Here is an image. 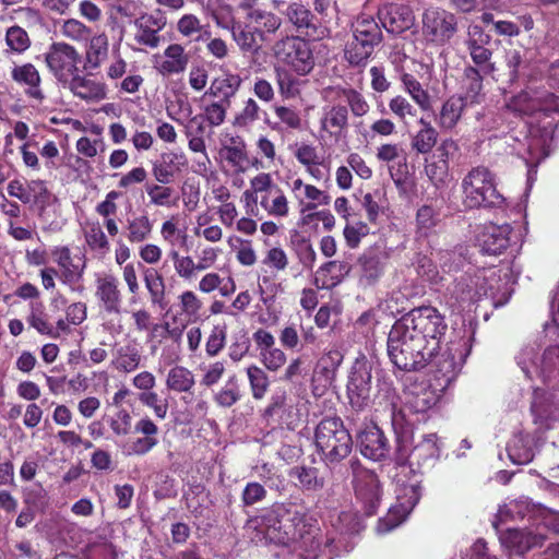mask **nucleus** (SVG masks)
I'll return each instance as SVG.
<instances>
[{"instance_id": "obj_1", "label": "nucleus", "mask_w": 559, "mask_h": 559, "mask_svg": "<svg viewBox=\"0 0 559 559\" xmlns=\"http://www.w3.org/2000/svg\"><path fill=\"white\" fill-rule=\"evenodd\" d=\"M448 329L438 309L424 306L412 309L392 325L388 336V355L392 364L405 371L418 370L433 362L437 373L449 385L462 369L471 352V340H451L442 353L441 338Z\"/></svg>"}, {"instance_id": "obj_2", "label": "nucleus", "mask_w": 559, "mask_h": 559, "mask_svg": "<svg viewBox=\"0 0 559 559\" xmlns=\"http://www.w3.org/2000/svg\"><path fill=\"white\" fill-rule=\"evenodd\" d=\"M439 455L440 445L436 433L424 436L412 449L408 445L406 433L397 437V472L394 475L397 503L390 508L384 518L378 521L377 532L379 534L389 533L405 521L420 499V477L411 468V465H430L439 459Z\"/></svg>"}, {"instance_id": "obj_3", "label": "nucleus", "mask_w": 559, "mask_h": 559, "mask_svg": "<svg viewBox=\"0 0 559 559\" xmlns=\"http://www.w3.org/2000/svg\"><path fill=\"white\" fill-rule=\"evenodd\" d=\"M259 527L265 542L283 546L306 545L311 535L306 513L292 503L275 504L261 519Z\"/></svg>"}, {"instance_id": "obj_4", "label": "nucleus", "mask_w": 559, "mask_h": 559, "mask_svg": "<svg viewBox=\"0 0 559 559\" xmlns=\"http://www.w3.org/2000/svg\"><path fill=\"white\" fill-rule=\"evenodd\" d=\"M500 272L496 267H488L478 270L473 275L462 276L448 288L444 295L445 305L452 311H462L484 297L495 299L508 284L507 280H502Z\"/></svg>"}, {"instance_id": "obj_5", "label": "nucleus", "mask_w": 559, "mask_h": 559, "mask_svg": "<svg viewBox=\"0 0 559 559\" xmlns=\"http://www.w3.org/2000/svg\"><path fill=\"white\" fill-rule=\"evenodd\" d=\"M463 201L469 209L501 207L506 198L497 189V179L486 167H475L462 180Z\"/></svg>"}, {"instance_id": "obj_6", "label": "nucleus", "mask_w": 559, "mask_h": 559, "mask_svg": "<svg viewBox=\"0 0 559 559\" xmlns=\"http://www.w3.org/2000/svg\"><path fill=\"white\" fill-rule=\"evenodd\" d=\"M459 29L456 14L441 7H429L420 16V36L426 47L440 49L450 45Z\"/></svg>"}, {"instance_id": "obj_7", "label": "nucleus", "mask_w": 559, "mask_h": 559, "mask_svg": "<svg viewBox=\"0 0 559 559\" xmlns=\"http://www.w3.org/2000/svg\"><path fill=\"white\" fill-rule=\"evenodd\" d=\"M385 397L393 427L403 429L406 425H413L412 415L425 414L435 407L439 402L440 394L431 388L409 391L405 393L403 406L399 405L394 390L388 389Z\"/></svg>"}, {"instance_id": "obj_8", "label": "nucleus", "mask_w": 559, "mask_h": 559, "mask_svg": "<svg viewBox=\"0 0 559 559\" xmlns=\"http://www.w3.org/2000/svg\"><path fill=\"white\" fill-rule=\"evenodd\" d=\"M314 441L318 451L328 463H338L352 451L353 441L342 420L335 417L322 419L317 426Z\"/></svg>"}, {"instance_id": "obj_9", "label": "nucleus", "mask_w": 559, "mask_h": 559, "mask_svg": "<svg viewBox=\"0 0 559 559\" xmlns=\"http://www.w3.org/2000/svg\"><path fill=\"white\" fill-rule=\"evenodd\" d=\"M518 366L526 378L540 377L554 389H559V345L548 347L537 359L534 346L523 347L516 356Z\"/></svg>"}, {"instance_id": "obj_10", "label": "nucleus", "mask_w": 559, "mask_h": 559, "mask_svg": "<svg viewBox=\"0 0 559 559\" xmlns=\"http://www.w3.org/2000/svg\"><path fill=\"white\" fill-rule=\"evenodd\" d=\"M273 50L278 62L299 75H306L313 69L314 58L310 45L300 37L286 36L275 43Z\"/></svg>"}, {"instance_id": "obj_11", "label": "nucleus", "mask_w": 559, "mask_h": 559, "mask_svg": "<svg viewBox=\"0 0 559 559\" xmlns=\"http://www.w3.org/2000/svg\"><path fill=\"white\" fill-rule=\"evenodd\" d=\"M44 57L49 72L62 84L70 82L71 78L79 73L81 56L70 44L52 43Z\"/></svg>"}, {"instance_id": "obj_12", "label": "nucleus", "mask_w": 559, "mask_h": 559, "mask_svg": "<svg viewBox=\"0 0 559 559\" xmlns=\"http://www.w3.org/2000/svg\"><path fill=\"white\" fill-rule=\"evenodd\" d=\"M508 107L519 115L550 116L552 112H559V95L546 90H527L513 96Z\"/></svg>"}, {"instance_id": "obj_13", "label": "nucleus", "mask_w": 559, "mask_h": 559, "mask_svg": "<svg viewBox=\"0 0 559 559\" xmlns=\"http://www.w3.org/2000/svg\"><path fill=\"white\" fill-rule=\"evenodd\" d=\"M490 40V35L481 26L471 24L467 27L464 44L474 63L473 67L481 71L484 75H490L497 71L496 64L492 62V50L487 47Z\"/></svg>"}, {"instance_id": "obj_14", "label": "nucleus", "mask_w": 559, "mask_h": 559, "mask_svg": "<svg viewBox=\"0 0 559 559\" xmlns=\"http://www.w3.org/2000/svg\"><path fill=\"white\" fill-rule=\"evenodd\" d=\"M348 119L346 106L341 104L323 106L319 117L318 140L337 142L347 131Z\"/></svg>"}, {"instance_id": "obj_15", "label": "nucleus", "mask_w": 559, "mask_h": 559, "mask_svg": "<svg viewBox=\"0 0 559 559\" xmlns=\"http://www.w3.org/2000/svg\"><path fill=\"white\" fill-rule=\"evenodd\" d=\"M356 506L365 515L377 512L381 502V487L377 475L370 471H360L355 476Z\"/></svg>"}, {"instance_id": "obj_16", "label": "nucleus", "mask_w": 559, "mask_h": 559, "mask_svg": "<svg viewBox=\"0 0 559 559\" xmlns=\"http://www.w3.org/2000/svg\"><path fill=\"white\" fill-rule=\"evenodd\" d=\"M95 297L107 313H120L122 296L118 278L111 273H98L95 276Z\"/></svg>"}, {"instance_id": "obj_17", "label": "nucleus", "mask_w": 559, "mask_h": 559, "mask_svg": "<svg viewBox=\"0 0 559 559\" xmlns=\"http://www.w3.org/2000/svg\"><path fill=\"white\" fill-rule=\"evenodd\" d=\"M261 0H241L239 9L246 12V19L257 29L259 37L263 39L265 33H275L282 20L274 13L267 11Z\"/></svg>"}, {"instance_id": "obj_18", "label": "nucleus", "mask_w": 559, "mask_h": 559, "mask_svg": "<svg viewBox=\"0 0 559 559\" xmlns=\"http://www.w3.org/2000/svg\"><path fill=\"white\" fill-rule=\"evenodd\" d=\"M512 227L509 224L489 223L483 226L477 235V242L485 254H501L510 245Z\"/></svg>"}, {"instance_id": "obj_19", "label": "nucleus", "mask_w": 559, "mask_h": 559, "mask_svg": "<svg viewBox=\"0 0 559 559\" xmlns=\"http://www.w3.org/2000/svg\"><path fill=\"white\" fill-rule=\"evenodd\" d=\"M545 538L546 536L539 531V527H536L535 531L508 528L500 535L501 545L511 555H523L535 547H540Z\"/></svg>"}, {"instance_id": "obj_20", "label": "nucleus", "mask_w": 559, "mask_h": 559, "mask_svg": "<svg viewBox=\"0 0 559 559\" xmlns=\"http://www.w3.org/2000/svg\"><path fill=\"white\" fill-rule=\"evenodd\" d=\"M378 17L391 34H401L409 29L415 21L412 9L405 4L390 3L378 11Z\"/></svg>"}, {"instance_id": "obj_21", "label": "nucleus", "mask_w": 559, "mask_h": 559, "mask_svg": "<svg viewBox=\"0 0 559 559\" xmlns=\"http://www.w3.org/2000/svg\"><path fill=\"white\" fill-rule=\"evenodd\" d=\"M188 166V159L182 152L168 151L160 154L152 164V174L162 185L171 183Z\"/></svg>"}, {"instance_id": "obj_22", "label": "nucleus", "mask_w": 559, "mask_h": 559, "mask_svg": "<svg viewBox=\"0 0 559 559\" xmlns=\"http://www.w3.org/2000/svg\"><path fill=\"white\" fill-rule=\"evenodd\" d=\"M290 191L302 213L313 211L319 206L329 205L331 203V197L326 191L304 182L301 178L293 180Z\"/></svg>"}, {"instance_id": "obj_23", "label": "nucleus", "mask_w": 559, "mask_h": 559, "mask_svg": "<svg viewBox=\"0 0 559 559\" xmlns=\"http://www.w3.org/2000/svg\"><path fill=\"white\" fill-rule=\"evenodd\" d=\"M371 391V373L366 366L356 367L347 383L349 403L357 409L364 408L369 401Z\"/></svg>"}, {"instance_id": "obj_24", "label": "nucleus", "mask_w": 559, "mask_h": 559, "mask_svg": "<svg viewBox=\"0 0 559 559\" xmlns=\"http://www.w3.org/2000/svg\"><path fill=\"white\" fill-rule=\"evenodd\" d=\"M166 19L162 13L143 14L134 22L136 28L134 39L138 44L156 48L159 44V32L165 27Z\"/></svg>"}, {"instance_id": "obj_25", "label": "nucleus", "mask_w": 559, "mask_h": 559, "mask_svg": "<svg viewBox=\"0 0 559 559\" xmlns=\"http://www.w3.org/2000/svg\"><path fill=\"white\" fill-rule=\"evenodd\" d=\"M361 454L372 461H380L389 452L388 440L377 426H369L358 437Z\"/></svg>"}, {"instance_id": "obj_26", "label": "nucleus", "mask_w": 559, "mask_h": 559, "mask_svg": "<svg viewBox=\"0 0 559 559\" xmlns=\"http://www.w3.org/2000/svg\"><path fill=\"white\" fill-rule=\"evenodd\" d=\"M52 257L59 267V280L73 288L82 280L85 265L75 264L71 250L66 246L53 248Z\"/></svg>"}, {"instance_id": "obj_27", "label": "nucleus", "mask_w": 559, "mask_h": 559, "mask_svg": "<svg viewBox=\"0 0 559 559\" xmlns=\"http://www.w3.org/2000/svg\"><path fill=\"white\" fill-rule=\"evenodd\" d=\"M468 107L465 102L452 95L448 97L435 112V122L442 132L454 130L460 123L465 108Z\"/></svg>"}, {"instance_id": "obj_28", "label": "nucleus", "mask_w": 559, "mask_h": 559, "mask_svg": "<svg viewBox=\"0 0 559 559\" xmlns=\"http://www.w3.org/2000/svg\"><path fill=\"white\" fill-rule=\"evenodd\" d=\"M481 73V71L472 66H467L464 69L460 83L461 93L456 94V96L461 97L467 106L478 105L484 99Z\"/></svg>"}, {"instance_id": "obj_29", "label": "nucleus", "mask_w": 559, "mask_h": 559, "mask_svg": "<svg viewBox=\"0 0 559 559\" xmlns=\"http://www.w3.org/2000/svg\"><path fill=\"white\" fill-rule=\"evenodd\" d=\"M11 78L20 85L26 86L25 94L39 103L45 98L40 88L41 76L33 63L15 66L11 71Z\"/></svg>"}, {"instance_id": "obj_30", "label": "nucleus", "mask_w": 559, "mask_h": 559, "mask_svg": "<svg viewBox=\"0 0 559 559\" xmlns=\"http://www.w3.org/2000/svg\"><path fill=\"white\" fill-rule=\"evenodd\" d=\"M153 222L147 214L132 215L127 218L123 226L126 241L130 245H140L152 237Z\"/></svg>"}, {"instance_id": "obj_31", "label": "nucleus", "mask_w": 559, "mask_h": 559, "mask_svg": "<svg viewBox=\"0 0 559 559\" xmlns=\"http://www.w3.org/2000/svg\"><path fill=\"white\" fill-rule=\"evenodd\" d=\"M241 84L242 79L239 74L224 70L219 76L212 81L207 93L229 105L230 98L237 94Z\"/></svg>"}, {"instance_id": "obj_32", "label": "nucleus", "mask_w": 559, "mask_h": 559, "mask_svg": "<svg viewBox=\"0 0 559 559\" xmlns=\"http://www.w3.org/2000/svg\"><path fill=\"white\" fill-rule=\"evenodd\" d=\"M293 154L313 179L319 181L323 178V173L319 169V166L323 165L324 159L314 145L304 142L296 144Z\"/></svg>"}, {"instance_id": "obj_33", "label": "nucleus", "mask_w": 559, "mask_h": 559, "mask_svg": "<svg viewBox=\"0 0 559 559\" xmlns=\"http://www.w3.org/2000/svg\"><path fill=\"white\" fill-rule=\"evenodd\" d=\"M189 56L179 44L169 45L163 53L157 69L163 75L179 74L187 69Z\"/></svg>"}, {"instance_id": "obj_34", "label": "nucleus", "mask_w": 559, "mask_h": 559, "mask_svg": "<svg viewBox=\"0 0 559 559\" xmlns=\"http://www.w3.org/2000/svg\"><path fill=\"white\" fill-rule=\"evenodd\" d=\"M532 412L535 423L546 429L551 428L552 424L559 419V406L552 400L545 397L538 390L534 393Z\"/></svg>"}, {"instance_id": "obj_35", "label": "nucleus", "mask_w": 559, "mask_h": 559, "mask_svg": "<svg viewBox=\"0 0 559 559\" xmlns=\"http://www.w3.org/2000/svg\"><path fill=\"white\" fill-rule=\"evenodd\" d=\"M67 84L75 96L84 100H100L106 97V87L102 82L81 76L79 73Z\"/></svg>"}, {"instance_id": "obj_36", "label": "nucleus", "mask_w": 559, "mask_h": 559, "mask_svg": "<svg viewBox=\"0 0 559 559\" xmlns=\"http://www.w3.org/2000/svg\"><path fill=\"white\" fill-rule=\"evenodd\" d=\"M261 209L271 217L285 218L289 214V201L282 188L276 187L258 200Z\"/></svg>"}, {"instance_id": "obj_37", "label": "nucleus", "mask_w": 559, "mask_h": 559, "mask_svg": "<svg viewBox=\"0 0 559 559\" xmlns=\"http://www.w3.org/2000/svg\"><path fill=\"white\" fill-rule=\"evenodd\" d=\"M289 477L297 480V486L305 491H319L325 485L324 477L313 466L297 465L289 471Z\"/></svg>"}, {"instance_id": "obj_38", "label": "nucleus", "mask_w": 559, "mask_h": 559, "mask_svg": "<svg viewBox=\"0 0 559 559\" xmlns=\"http://www.w3.org/2000/svg\"><path fill=\"white\" fill-rule=\"evenodd\" d=\"M141 359L142 356L138 345L128 343L116 349L111 365L120 372L130 373L139 368Z\"/></svg>"}, {"instance_id": "obj_39", "label": "nucleus", "mask_w": 559, "mask_h": 559, "mask_svg": "<svg viewBox=\"0 0 559 559\" xmlns=\"http://www.w3.org/2000/svg\"><path fill=\"white\" fill-rule=\"evenodd\" d=\"M507 452L513 464L522 465L530 463L534 457L532 438L523 433L514 435L507 445Z\"/></svg>"}, {"instance_id": "obj_40", "label": "nucleus", "mask_w": 559, "mask_h": 559, "mask_svg": "<svg viewBox=\"0 0 559 559\" xmlns=\"http://www.w3.org/2000/svg\"><path fill=\"white\" fill-rule=\"evenodd\" d=\"M353 39L358 41H366L374 47L382 39V33L378 23L369 16H359L353 24Z\"/></svg>"}, {"instance_id": "obj_41", "label": "nucleus", "mask_w": 559, "mask_h": 559, "mask_svg": "<svg viewBox=\"0 0 559 559\" xmlns=\"http://www.w3.org/2000/svg\"><path fill=\"white\" fill-rule=\"evenodd\" d=\"M334 99L345 100L354 117H364L370 106L364 95L354 88L334 87L329 91Z\"/></svg>"}, {"instance_id": "obj_42", "label": "nucleus", "mask_w": 559, "mask_h": 559, "mask_svg": "<svg viewBox=\"0 0 559 559\" xmlns=\"http://www.w3.org/2000/svg\"><path fill=\"white\" fill-rule=\"evenodd\" d=\"M276 187L278 186L274 183L271 174L259 173L250 179V189L243 191L241 195L245 207L248 209L251 203H257L261 195L267 194Z\"/></svg>"}, {"instance_id": "obj_43", "label": "nucleus", "mask_w": 559, "mask_h": 559, "mask_svg": "<svg viewBox=\"0 0 559 559\" xmlns=\"http://www.w3.org/2000/svg\"><path fill=\"white\" fill-rule=\"evenodd\" d=\"M165 384L169 391L191 393L195 384L194 374L187 367L177 365L169 369Z\"/></svg>"}, {"instance_id": "obj_44", "label": "nucleus", "mask_w": 559, "mask_h": 559, "mask_svg": "<svg viewBox=\"0 0 559 559\" xmlns=\"http://www.w3.org/2000/svg\"><path fill=\"white\" fill-rule=\"evenodd\" d=\"M159 233L163 241L168 245L170 249L182 246L188 237L186 228L180 226L179 215H171L165 219L160 225Z\"/></svg>"}, {"instance_id": "obj_45", "label": "nucleus", "mask_w": 559, "mask_h": 559, "mask_svg": "<svg viewBox=\"0 0 559 559\" xmlns=\"http://www.w3.org/2000/svg\"><path fill=\"white\" fill-rule=\"evenodd\" d=\"M343 360V355L338 349H330L322 354L317 361L314 373L325 382L331 383L335 372Z\"/></svg>"}, {"instance_id": "obj_46", "label": "nucleus", "mask_w": 559, "mask_h": 559, "mask_svg": "<svg viewBox=\"0 0 559 559\" xmlns=\"http://www.w3.org/2000/svg\"><path fill=\"white\" fill-rule=\"evenodd\" d=\"M84 238L86 245L92 251L100 255H105L109 252V239L98 222L87 223L86 228L84 229Z\"/></svg>"}, {"instance_id": "obj_47", "label": "nucleus", "mask_w": 559, "mask_h": 559, "mask_svg": "<svg viewBox=\"0 0 559 559\" xmlns=\"http://www.w3.org/2000/svg\"><path fill=\"white\" fill-rule=\"evenodd\" d=\"M176 29L181 36L194 40H204L205 36H210V32L205 29L201 20L191 13L183 14L178 20Z\"/></svg>"}, {"instance_id": "obj_48", "label": "nucleus", "mask_w": 559, "mask_h": 559, "mask_svg": "<svg viewBox=\"0 0 559 559\" xmlns=\"http://www.w3.org/2000/svg\"><path fill=\"white\" fill-rule=\"evenodd\" d=\"M168 258L173 261L176 274L183 281H191L201 272L197 260L191 255L180 254L177 249H170Z\"/></svg>"}, {"instance_id": "obj_49", "label": "nucleus", "mask_w": 559, "mask_h": 559, "mask_svg": "<svg viewBox=\"0 0 559 559\" xmlns=\"http://www.w3.org/2000/svg\"><path fill=\"white\" fill-rule=\"evenodd\" d=\"M403 88L421 110L431 108V97L429 93L421 86L420 82L412 74L404 73L401 76Z\"/></svg>"}, {"instance_id": "obj_50", "label": "nucleus", "mask_w": 559, "mask_h": 559, "mask_svg": "<svg viewBox=\"0 0 559 559\" xmlns=\"http://www.w3.org/2000/svg\"><path fill=\"white\" fill-rule=\"evenodd\" d=\"M145 288L153 306L165 307V283L163 276L154 269L147 270L144 275Z\"/></svg>"}, {"instance_id": "obj_51", "label": "nucleus", "mask_w": 559, "mask_h": 559, "mask_svg": "<svg viewBox=\"0 0 559 559\" xmlns=\"http://www.w3.org/2000/svg\"><path fill=\"white\" fill-rule=\"evenodd\" d=\"M179 313L189 321H197L203 307L202 300L193 290H183L177 297Z\"/></svg>"}, {"instance_id": "obj_52", "label": "nucleus", "mask_w": 559, "mask_h": 559, "mask_svg": "<svg viewBox=\"0 0 559 559\" xmlns=\"http://www.w3.org/2000/svg\"><path fill=\"white\" fill-rule=\"evenodd\" d=\"M230 34L241 51L255 52L259 50L260 45L257 40L259 34L255 28L251 29L248 25H243L239 22Z\"/></svg>"}, {"instance_id": "obj_53", "label": "nucleus", "mask_w": 559, "mask_h": 559, "mask_svg": "<svg viewBox=\"0 0 559 559\" xmlns=\"http://www.w3.org/2000/svg\"><path fill=\"white\" fill-rule=\"evenodd\" d=\"M60 33L63 37L76 43H86L92 37V29L76 19L63 21Z\"/></svg>"}, {"instance_id": "obj_54", "label": "nucleus", "mask_w": 559, "mask_h": 559, "mask_svg": "<svg viewBox=\"0 0 559 559\" xmlns=\"http://www.w3.org/2000/svg\"><path fill=\"white\" fill-rule=\"evenodd\" d=\"M28 324L34 328L39 334L47 335L51 338H58V331L49 322L47 313L44 311L43 306L32 307L31 313L27 317Z\"/></svg>"}, {"instance_id": "obj_55", "label": "nucleus", "mask_w": 559, "mask_h": 559, "mask_svg": "<svg viewBox=\"0 0 559 559\" xmlns=\"http://www.w3.org/2000/svg\"><path fill=\"white\" fill-rule=\"evenodd\" d=\"M373 48L374 47L369 44H366V41L364 43L352 39L346 45L345 58L352 66H365L368 58L371 56Z\"/></svg>"}, {"instance_id": "obj_56", "label": "nucleus", "mask_w": 559, "mask_h": 559, "mask_svg": "<svg viewBox=\"0 0 559 559\" xmlns=\"http://www.w3.org/2000/svg\"><path fill=\"white\" fill-rule=\"evenodd\" d=\"M221 155L236 174H242L248 169L249 158L246 147H222Z\"/></svg>"}, {"instance_id": "obj_57", "label": "nucleus", "mask_w": 559, "mask_h": 559, "mask_svg": "<svg viewBox=\"0 0 559 559\" xmlns=\"http://www.w3.org/2000/svg\"><path fill=\"white\" fill-rule=\"evenodd\" d=\"M5 44L11 51L22 53L29 48L31 39L24 28L14 25L7 29Z\"/></svg>"}, {"instance_id": "obj_58", "label": "nucleus", "mask_w": 559, "mask_h": 559, "mask_svg": "<svg viewBox=\"0 0 559 559\" xmlns=\"http://www.w3.org/2000/svg\"><path fill=\"white\" fill-rule=\"evenodd\" d=\"M247 376L250 382L252 396L255 400L264 397L269 388V378L266 373L258 366H249L247 368Z\"/></svg>"}, {"instance_id": "obj_59", "label": "nucleus", "mask_w": 559, "mask_h": 559, "mask_svg": "<svg viewBox=\"0 0 559 559\" xmlns=\"http://www.w3.org/2000/svg\"><path fill=\"white\" fill-rule=\"evenodd\" d=\"M439 222L437 211L430 205H423L418 209L416 215L417 233L421 236H428Z\"/></svg>"}, {"instance_id": "obj_60", "label": "nucleus", "mask_w": 559, "mask_h": 559, "mask_svg": "<svg viewBox=\"0 0 559 559\" xmlns=\"http://www.w3.org/2000/svg\"><path fill=\"white\" fill-rule=\"evenodd\" d=\"M285 14L289 22L297 28H314L312 13L302 4L292 3L287 7Z\"/></svg>"}, {"instance_id": "obj_61", "label": "nucleus", "mask_w": 559, "mask_h": 559, "mask_svg": "<svg viewBox=\"0 0 559 559\" xmlns=\"http://www.w3.org/2000/svg\"><path fill=\"white\" fill-rule=\"evenodd\" d=\"M260 112L261 108L258 103L253 98H248L236 115L234 124L239 128L250 127L260 119Z\"/></svg>"}, {"instance_id": "obj_62", "label": "nucleus", "mask_w": 559, "mask_h": 559, "mask_svg": "<svg viewBox=\"0 0 559 559\" xmlns=\"http://www.w3.org/2000/svg\"><path fill=\"white\" fill-rule=\"evenodd\" d=\"M227 338L226 325H214L205 342V352L210 357L217 356L225 347Z\"/></svg>"}, {"instance_id": "obj_63", "label": "nucleus", "mask_w": 559, "mask_h": 559, "mask_svg": "<svg viewBox=\"0 0 559 559\" xmlns=\"http://www.w3.org/2000/svg\"><path fill=\"white\" fill-rule=\"evenodd\" d=\"M438 131H417L411 139V147L417 154H428L438 142Z\"/></svg>"}, {"instance_id": "obj_64", "label": "nucleus", "mask_w": 559, "mask_h": 559, "mask_svg": "<svg viewBox=\"0 0 559 559\" xmlns=\"http://www.w3.org/2000/svg\"><path fill=\"white\" fill-rule=\"evenodd\" d=\"M425 173L429 180L437 188L443 186L449 178V163L444 160H427L425 165Z\"/></svg>"}]
</instances>
